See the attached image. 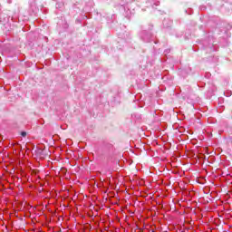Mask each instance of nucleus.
Here are the masks:
<instances>
[{
    "label": "nucleus",
    "mask_w": 232,
    "mask_h": 232,
    "mask_svg": "<svg viewBox=\"0 0 232 232\" xmlns=\"http://www.w3.org/2000/svg\"><path fill=\"white\" fill-rule=\"evenodd\" d=\"M21 135H22V137H26V131H22Z\"/></svg>",
    "instance_id": "f257e3e1"
}]
</instances>
